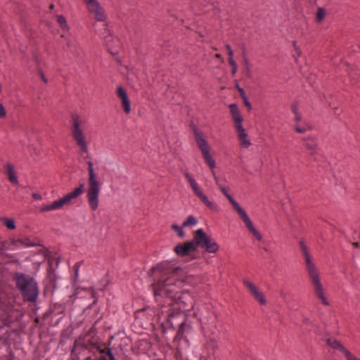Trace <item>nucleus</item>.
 I'll list each match as a JSON object with an SVG mask.
<instances>
[{"mask_svg":"<svg viewBox=\"0 0 360 360\" xmlns=\"http://www.w3.org/2000/svg\"><path fill=\"white\" fill-rule=\"evenodd\" d=\"M2 220L4 221V224L8 229L13 230L15 229V224L14 220L8 218H4Z\"/></svg>","mask_w":360,"mask_h":360,"instance_id":"c85d7f7f","label":"nucleus"},{"mask_svg":"<svg viewBox=\"0 0 360 360\" xmlns=\"http://www.w3.org/2000/svg\"><path fill=\"white\" fill-rule=\"evenodd\" d=\"M193 240L196 244V248L198 247L205 248L209 253H215L219 250L218 244L210 236H207L202 229L195 231Z\"/></svg>","mask_w":360,"mask_h":360,"instance_id":"6e6552de","label":"nucleus"},{"mask_svg":"<svg viewBox=\"0 0 360 360\" xmlns=\"http://www.w3.org/2000/svg\"><path fill=\"white\" fill-rule=\"evenodd\" d=\"M215 58H221V56L219 53H217V54H215Z\"/></svg>","mask_w":360,"mask_h":360,"instance_id":"49530a36","label":"nucleus"},{"mask_svg":"<svg viewBox=\"0 0 360 360\" xmlns=\"http://www.w3.org/2000/svg\"><path fill=\"white\" fill-rule=\"evenodd\" d=\"M236 88H237L238 91H239V89H241L238 85H236Z\"/></svg>","mask_w":360,"mask_h":360,"instance_id":"8fccbe9b","label":"nucleus"},{"mask_svg":"<svg viewBox=\"0 0 360 360\" xmlns=\"http://www.w3.org/2000/svg\"><path fill=\"white\" fill-rule=\"evenodd\" d=\"M151 276L157 316L174 328V320L182 312L190 311L193 308L191 295L180 290L184 282L182 269L173 267L169 262L160 263L153 268Z\"/></svg>","mask_w":360,"mask_h":360,"instance_id":"f257e3e1","label":"nucleus"},{"mask_svg":"<svg viewBox=\"0 0 360 360\" xmlns=\"http://www.w3.org/2000/svg\"><path fill=\"white\" fill-rule=\"evenodd\" d=\"M1 91H2V86H1V84H0V94L1 93Z\"/></svg>","mask_w":360,"mask_h":360,"instance_id":"09e8293b","label":"nucleus"},{"mask_svg":"<svg viewBox=\"0 0 360 360\" xmlns=\"http://www.w3.org/2000/svg\"><path fill=\"white\" fill-rule=\"evenodd\" d=\"M305 147L309 151L311 154H313L315 151L316 143L314 141L310 140L305 143Z\"/></svg>","mask_w":360,"mask_h":360,"instance_id":"bb28decb","label":"nucleus"},{"mask_svg":"<svg viewBox=\"0 0 360 360\" xmlns=\"http://www.w3.org/2000/svg\"><path fill=\"white\" fill-rule=\"evenodd\" d=\"M116 94L124 112L127 115L129 114L131 112V103L126 90L119 86Z\"/></svg>","mask_w":360,"mask_h":360,"instance_id":"4468645a","label":"nucleus"},{"mask_svg":"<svg viewBox=\"0 0 360 360\" xmlns=\"http://www.w3.org/2000/svg\"><path fill=\"white\" fill-rule=\"evenodd\" d=\"M243 284L256 301L262 305L266 304V300L264 294L253 283L245 279L243 281Z\"/></svg>","mask_w":360,"mask_h":360,"instance_id":"ddd939ff","label":"nucleus"},{"mask_svg":"<svg viewBox=\"0 0 360 360\" xmlns=\"http://www.w3.org/2000/svg\"><path fill=\"white\" fill-rule=\"evenodd\" d=\"M185 177L188 181L194 194L200 200V201L210 210H216L217 208V205L208 199L207 195L203 193L199 184L193 178V176L188 173H185Z\"/></svg>","mask_w":360,"mask_h":360,"instance_id":"1a4fd4ad","label":"nucleus"},{"mask_svg":"<svg viewBox=\"0 0 360 360\" xmlns=\"http://www.w3.org/2000/svg\"><path fill=\"white\" fill-rule=\"evenodd\" d=\"M238 215L245 224L247 229L255 238V240L257 241H262L263 238L262 233L255 227L252 221H251L245 210H243L241 212L238 214Z\"/></svg>","mask_w":360,"mask_h":360,"instance_id":"f8f14e48","label":"nucleus"},{"mask_svg":"<svg viewBox=\"0 0 360 360\" xmlns=\"http://www.w3.org/2000/svg\"><path fill=\"white\" fill-rule=\"evenodd\" d=\"M310 128H311L310 126L308 125L307 124H306V127H302L297 124H296L295 127V131L297 133H300V134L304 133L307 129H310Z\"/></svg>","mask_w":360,"mask_h":360,"instance_id":"473e14b6","label":"nucleus"},{"mask_svg":"<svg viewBox=\"0 0 360 360\" xmlns=\"http://www.w3.org/2000/svg\"><path fill=\"white\" fill-rule=\"evenodd\" d=\"M70 117L72 138L79 147L80 155H82L84 159H86L89 158V151L86 136L82 128L86 120L77 113L72 114Z\"/></svg>","mask_w":360,"mask_h":360,"instance_id":"7ed1b4c3","label":"nucleus"},{"mask_svg":"<svg viewBox=\"0 0 360 360\" xmlns=\"http://www.w3.org/2000/svg\"><path fill=\"white\" fill-rule=\"evenodd\" d=\"M5 167L9 181L12 184L17 185L18 184V180L15 174L14 165L11 162H7Z\"/></svg>","mask_w":360,"mask_h":360,"instance_id":"aec40b11","label":"nucleus"},{"mask_svg":"<svg viewBox=\"0 0 360 360\" xmlns=\"http://www.w3.org/2000/svg\"><path fill=\"white\" fill-rule=\"evenodd\" d=\"M327 345L330 346V347L338 349L340 352H341L342 354L344 353V350H346L347 349L339 342H338L336 340L333 338H328L326 341Z\"/></svg>","mask_w":360,"mask_h":360,"instance_id":"4be33fe9","label":"nucleus"},{"mask_svg":"<svg viewBox=\"0 0 360 360\" xmlns=\"http://www.w3.org/2000/svg\"><path fill=\"white\" fill-rule=\"evenodd\" d=\"M103 29L100 30V34L103 37V40L105 42V45L110 52H111L112 47V36L106 27L105 24L103 25Z\"/></svg>","mask_w":360,"mask_h":360,"instance_id":"412c9836","label":"nucleus"},{"mask_svg":"<svg viewBox=\"0 0 360 360\" xmlns=\"http://www.w3.org/2000/svg\"><path fill=\"white\" fill-rule=\"evenodd\" d=\"M243 103H244V105L248 108V109H251L252 106H251V104L248 101V99L247 97H245V98H243Z\"/></svg>","mask_w":360,"mask_h":360,"instance_id":"4c0bfd02","label":"nucleus"},{"mask_svg":"<svg viewBox=\"0 0 360 360\" xmlns=\"http://www.w3.org/2000/svg\"><path fill=\"white\" fill-rule=\"evenodd\" d=\"M186 326L185 321L181 322L179 324L178 333L179 335H183L184 333L185 327Z\"/></svg>","mask_w":360,"mask_h":360,"instance_id":"72a5a7b5","label":"nucleus"},{"mask_svg":"<svg viewBox=\"0 0 360 360\" xmlns=\"http://www.w3.org/2000/svg\"><path fill=\"white\" fill-rule=\"evenodd\" d=\"M353 245L355 247V248H358L360 246V242H354L353 243Z\"/></svg>","mask_w":360,"mask_h":360,"instance_id":"c03bdc74","label":"nucleus"},{"mask_svg":"<svg viewBox=\"0 0 360 360\" xmlns=\"http://www.w3.org/2000/svg\"><path fill=\"white\" fill-rule=\"evenodd\" d=\"M300 248L304 257L306 270L316 297L324 304L328 305L325 290L321 281L320 274L315 264L311 261L306 245L300 242Z\"/></svg>","mask_w":360,"mask_h":360,"instance_id":"f03ea898","label":"nucleus"},{"mask_svg":"<svg viewBox=\"0 0 360 360\" xmlns=\"http://www.w3.org/2000/svg\"><path fill=\"white\" fill-rule=\"evenodd\" d=\"M193 240L196 244V248L198 247L205 248L209 253H215L219 250L218 244L210 236H207L202 229L195 231Z\"/></svg>","mask_w":360,"mask_h":360,"instance_id":"0eeeda50","label":"nucleus"},{"mask_svg":"<svg viewBox=\"0 0 360 360\" xmlns=\"http://www.w3.org/2000/svg\"><path fill=\"white\" fill-rule=\"evenodd\" d=\"M343 354L347 359V360H360L359 358H358L356 356H355L354 354H352L347 349L344 350Z\"/></svg>","mask_w":360,"mask_h":360,"instance_id":"7c9ffc66","label":"nucleus"},{"mask_svg":"<svg viewBox=\"0 0 360 360\" xmlns=\"http://www.w3.org/2000/svg\"><path fill=\"white\" fill-rule=\"evenodd\" d=\"M212 175L214 176V181L216 182V184L218 187L221 186V184L220 183V179L219 176H216L215 172L214 171H212Z\"/></svg>","mask_w":360,"mask_h":360,"instance_id":"e433bc0d","label":"nucleus"},{"mask_svg":"<svg viewBox=\"0 0 360 360\" xmlns=\"http://www.w3.org/2000/svg\"><path fill=\"white\" fill-rule=\"evenodd\" d=\"M291 110L295 115V120L296 122H300L302 120V117L298 112V105L295 103L291 106Z\"/></svg>","mask_w":360,"mask_h":360,"instance_id":"cd10ccee","label":"nucleus"},{"mask_svg":"<svg viewBox=\"0 0 360 360\" xmlns=\"http://www.w3.org/2000/svg\"><path fill=\"white\" fill-rule=\"evenodd\" d=\"M243 65L245 68V70L246 72L247 77H251V65H250V63L248 58L245 56H243Z\"/></svg>","mask_w":360,"mask_h":360,"instance_id":"5701e85b","label":"nucleus"},{"mask_svg":"<svg viewBox=\"0 0 360 360\" xmlns=\"http://www.w3.org/2000/svg\"><path fill=\"white\" fill-rule=\"evenodd\" d=\"M198 220L193 216L190 215L188 217L186 221L183 223V226H194L197 224Z\"/></svg>","mask_w":360,"mask_h":360,"instance_id":"a878e982","label":"nucleus"},{"mask_svg":"<svg viewBox=\"0 0 360 360\" xmlns=\"http://www.w3.org/2000/svg\"><path fill=\"white\" fill-rule=\"evenodd\" d=\"M84 185L80 184L79 187L75 188L72 191L63 195L62 198L52 202L50 204L45 205L41 207V212H49L62 209L65 205L71 204L72 201L83 193Z\"/></svg>","mask_w":360,"mask_h":360,"instance_id":"423d86ee","label":"nucleus"},{"mask_svg":"<svg viewBox=\"0 0 360 360\" xmlns=\"http://www.w3.org/2000/svg\"><path fill=\"white\" fill-rule=\"evenodd\" d=\"M78 269H79V266H77V269H76V271L77 272L78 271Z\"/></svg>","mask_w":360,"mask_h":360,"instance_id":"603ef678","label":"nucleus"},{"mask_svg":"<svg viewBox=\"0 0 360 360\" xmlns=\"http://www.w3.org/2000/svg\"><path fill=\"white\" fill-rule=\"evenodd\" d=\"M38 244L39 241L37 239L30 237H23L18 239L12 238L11 239L10 243L7 248L11 250H14L20 248L34 247Z\"/></svg>","mask_w":360,"mask_h":360,"instance_id":"9b49d317","label":"nucleus"},{"mask_svg":"<svg viewBox=\"0 0 360 360\" xmlns=\"http://www.w3.org/2000/svg\"><path fill=\"white\" fill-rule=\"evenodd\" d=\"M57 21H58L60 27H61V29H63V30H65V31L69 30V27H68V25L67 22V20L63 15L58 16Z\"/></svg>","mask_w":360,"mask_h":360,"instance_id":"b1692460","label":"nucleus"},{"mask_svg":"<svg viewBox=\"0 0 360 360\" xmlns=\"http://www.w3.org/2000/svg\"><path fill=\"white\" fill-rule=\"evenodd\" d=\"M221 193L225 195V197L228 199L231 205H232L234 210L236 212L237 214H239L244 209L240 205V204L235 200L229 194L227 189L224 187L223 186H221L219 187Z\"/></svg>","mask_w":360,"mask_h":360,"instance_id":"6ab92c4d","label":"nucleus"},{"mask_svg":"<svg viewBox=\"0 0 360 360\" xmlns=\"http://www.w3.org/2000/svg\"><path fill=\"white\" fill-rule=\"evenodd\" d=\"M239 93L242 98H245V97H247L246 94L243 89H239Z\"/></svg>","mask_w":360,"mask_h":360,"instance_id":"ea45409f","label":"nucleus"},{"mask_svg":"<svg viewBox=\"0 0 360 360\" xmlns=\"http://www.w3.org/2000/svg\"><path fill=\"white\" fill-rule=\"evenodd\" d=\"M50 8H51V9H52V8H53V4H52V5H51V6H50Z\"/></svg>","mask_w":360,"mask_h":360,"instance_id":"3c124183","label":"nucleus"},{"mask_svg":"<svg viewBox=\"0 0 360 360\" xmlns=\"http://www.w3.org/2000/svg\"><path fill=\"white\" fill-rule=\"evenodd\" d=\"M85 360H93V359H92L91 357H89H89H86V358L85 359Z\"/></svg>","mask_w":360,"mask_h":360,"instance_id":"de8ad7c7","label":"nucleus"},{"mask_svg":"<svg viewBox=\"0 0 360 360\" xmlns=\"http://www.w3.org/2000/svg\"><path fill=\"white\" fill-rule=\"evenodd\" d=\"M107 354L109 356L110 359L112 360V352L111 351V349H109V348L108 349Z\"/></svg>","mask_w":360,"mask_h":360,"instance_id":"79ce46f5","label":"nucleus"},{"mask_svg":"<svg viewBox=\"0 0 360 360\" xmlns=\"http://www.w3.org/2000/svg\"><path fill=\"white\" fill-rule=\"evenodd\" d=\"M326 10L323 8H319L317 13H316V21L318 22H321L326 17Z\"/></svg>","mask_w":360,"mask_h":360,"instance_id":"393cba45","label":"nucleus"},{"mask_svg":"<svg viewBox=\"0 0 360 360\" xmlns=\"http://www.w3.org/2000/svg\"><path fill=\"white\" fill-rule=\"evenodd\" d=\"M6 115V111L2 103H0V118H4Z\"/></svg>","mask_w":360,"mask_h":360,"instance_id":"f704fd0d","label":"nucleus"},{"mask_svg":"<svg viewBox=\"0 0 360 360\" xmlns=\"http://www.w3.org/2000/svg\"><path fill=\"white\" fill-rule=\"evenodd\" d=\"M84 1L86 3L89 11L94 14L96 20L99 21L105 20V15L96 0H84Z\"/></svg>","mask_w":360,"mask_h":360,"instance_id":"2eb2a0df","label":"nucleus"},{"mask_svg":"<svg viewBox=\"0 0 360 360\" xmlns=\"http://www.w3.org/2000/svg\"><path fill=\"white\" fill-rule=\"evenodd\" d=\"M229 63L231 66V75L234 76L238 70V66L233 58H229Z\"/></svg>","mask_w":360,"mask_h":360,"instance_id":"c756f323","label":"nucleus"},{"mask_svg":"<svg viewBox=\"0 0 360 360\" xmlns=\"http://www.w3.org/2000/svg\"><path fill=\"white\" fill-rule=\"evenodd\" d=\"M196 250V244L193 240L179 244L174 248V251L179 256H186Z\"/></svg>","mask_w":360,"mask_h":360,"instance_id":"dca6fc26","label":"nucleus"},{"mask_svg":"<svg viewBox=\"0 0 360 360\" xmlns=\"http://www.w3.org/2000/svg\"><path fill=\"white\" fill-rule=\"evenodd\" d=\"M32 195L35 200H41L42 199V197L39 193H34Z\"/></svg>","mask_w":360,"mask_h":360,"instance_id":"58836bf2","label":"nucleus"},{"mask_svg":"<svg viewBox=\"0 0 360 360\" xmlns=\"http://www.w3.org/2000/svg\"><path fill=\"white\" fill-rule=\"evenodd\" d=\"M230 112L231 117L233 120L235 129L242 127L243 118L240 115L239 110H238L236 104H231L229 105Z\"/></svg>","mask_w":360,"mask_h":360,"instance_id":"f3484780","label":"nucleus"},{"mask_svg":"<svg viewBox=\"0 0 360 360\" xmlns=\"http://www.w3.org/2000/svg\"><path fill=\"white\" fill-rule=\"evenodd\" d=\"M236 131L240 147L248 148L251 145V142L243 127L236 129Z\"/></svg>","mask_w":360,"mask_h":360,"instance_id":"a211bd4d","label":"nucleus"},{"mask_svg":"<svg viewBox=\"0 0 360 360\" xmlns=\"http://www.w3.org/2000/svg\"><path fill=\"white\" fill-rule=\"evenodd\" d=\"M293 46H294V48H295V51L296 52V53L300 56L301 54V51L300 50L298 49V47H297L296 44H295V42H293Z\"/></svg>","mask_w":360,"mask_h":360,"instance_id":"a19ab883","label":"nucleus"},{"mask_svg":"<svg viewBox=\"0 0 360 360\" xmlns=\"http://www.w3.org/2000/svg\"><path fill=\"white\" fill-rule=\"evenodd\" d=\"M89 178L87 189V200L89 205L92 210H96L98 207V196L101 188V184L98 180L94 164L91 161L87 162Z\"/></svg>","mask_w":360,"mask_h":360,"instance_id":"20e7f679","label":"nucleus"},{"mask_svg":"<svg viewBox=\"0 0 360 360\" xmlns=\"http://www.w3.org/2000/svg\"><path fill=\"white\" fill-rule=\"evenodd\" d=\"M15 280L23 297L27 301L35 302L38 296V286L34 280L20 273L16 274Z\"/></svg>","mask_w":360,"mask_h":360,"instance_id":"39448f33","label":"nucleus"},{"mask_svg":"<svg viewBox=\"0 0 360 360\" xmlns=\"http://www.w3.org/2000/svg\"><path fill=\"white\" fill-rule=\"evenodd\" d=\"M40 75H41V79L43 80V82L45 83H47L48 80L46 78V77L44 76V74L43 72H41Z\"/></svg>","mask_w":360,"mask_h":360,"instance_id":"37998d69","label":"nucleus"},{"mask_svg":"<svg viewBox=\"0 0 360 360\" xmlns=\"http://www.w3.org/2000/svg\"><path fill=\"white\" fill-rule=\"evenodd\" d=\"M194 138L205 162L211 169H213L215 167V161L210 154V146L207 141L198 131H194Z\"/></svg>","mask_w":360,"mask_h":360,"instance_id":"9d476101","label":"nucleus"},{"mask_svg":"<svg viewBox=\"0 0 360 360\" xmlns=\"http://www.w3.org/2000/svg\"><path fill=\"white\" fill-rule=\"evenodd\" d=\"M98 360H107V358L105 356H101Z\"/></svg>","mask_w":360,"mask_h":360,"instance_id":"a18cd8bd","label":"nucleus"},{"mask_svg":"<svg viewBox=\"0 0 360 360\" xmlns=\"http://www.w3.org/2000/svg\"><path fill=\"white\" fill-rule=\"evenodd\" d=\"M226 51H227V53H228V55L229 56V58H233V51L231 49V46L229 44H226Z\"/></svg>","mask_w":360,"mask_h":360,"instance_id":"c9c22d12","label":"nucleus"},{"mask_svg":"<svg viewBox=\"0 0 360 360\" xmlns=\"http://www.w3.org/2000/svg\"><path fill=\"white\" fill-rule=\"evenodd\" d=\"M172 229L177 233L179 237L182 238L184 236V232L182 231L181 227L179 226L178 225L173 224L172 226Z\"/></svg>","mask_w":360,"mask_h":360,"instance_id":"2f4dec72","label":"nucleus"}]
</instances>
